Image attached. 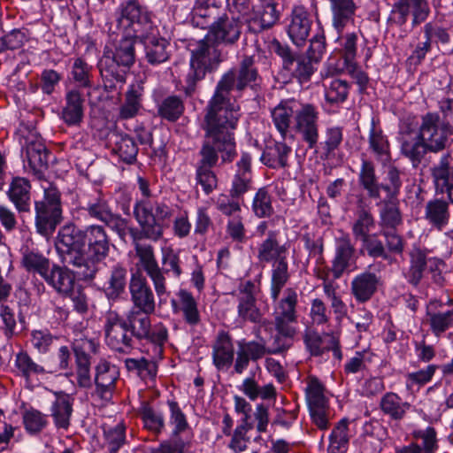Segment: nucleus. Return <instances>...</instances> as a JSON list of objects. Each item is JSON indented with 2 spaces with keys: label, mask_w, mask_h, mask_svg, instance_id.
I'll list each match as a JSON object with an SVG mask.
<instances>
[{
  "label": "nucleus",
  "mask_w": 453,
  "mask_h": 453,
  "mask_svg": "<svg viewBox=\"0 0 453 453\" xmlns=\"http://www.w3.org/2000/svg\"><path fill=\"white\" fill-rule=\"evenodd\" d=\"M380 278L374 273L364 272L353 278L350 293L358 303H365L377 293Z\"/></svg>",
  "instance_id": "obj_30"
},
{
  "label": "nucleus",
  "mask_w": 453,
  "mask_h": 453,
  "mask_svg": "<svg viewBox=\"0 0 453 453\" xmlns=\"http://www.w3.org/2000/svg\"><path fill=\"white\" fill-rule=\"evenodd\" d=\"M347 418L340 420L333 428L329 436L327 453H346L349 449V440L353 436Z\"/></svg>",
  "instance_id": "obj_45"
},
{
  "label": "nucleus",
  "mask_w": 453,
  "mask_h": 453,
  "mask_svg": "<svg viewBox=\"0 0 453 453\" xmlns=\"http://www.w3.org/2000/svg\"><path fill=\"white\" fill-rule=\"evenodd\" d=\"M290 152L291 148L285 142H275L266 145L261 156V161L273 169L283 168L288 165V157Z\"/></svg>",
  "instance_id": "obj_47"
},
{
  "label": "nucleus",
  "mask_w": 453,
  "mask_h": 453,
  "mask_svg": "<svg viewBox=\"0 0 453 453\" xmlns=\"http://www.w3.org/2000/svg\"><path fill=\"white\" fill-rule=\"evenodd\" d=\"M134 217L140 229L130 228L129 234L138 258V265L153 283L158 296L167 293L166 277L180 278L183 274L179 251L172 246L161 248V260L158 264L155 249L143 239L157 242L164 236L173 216V210L165 203L152 204L149 201L138 202L134 209Z\"/></svg>",
  "instance_id": "obj_1"
},
{
  "label": "nucleus",
  "mask_w": 453,
  "mask_h": 453,
  "mask_svg": "<svg viewBox=\"0 0 453 453\" xmlns=\"http://www.w3.org/2000/svg\"><path fill=\"white\" fill-rule=\"evenodd\" d=\"M319 112L311 104H301L294 129L311 150L316 149L319 139Z\"/></svg>",
  "instance_id": "obj_13"
},
{
  "label": "nucleus",
  "mask_w": 453,
  "mask_h": 453,
  "mask_svg": "<svg viewBox=\"0 0 453 453\" xmlns=\"http://www.w3.org/2000/svg\"><path fill=\"white\" fill-rule=\"evenodd\" d=\"M339 48L335 50L343 59L345 66H352L357 55V35L356 33H347L339 36L337 40Z\"/></svg>",
  "instance_id": "obj_63"
},
{
  "label": "nucleus",
  "mask_w": 453,
  "mask_h": 453,
  "mask_svg": "<svg viewBox=\"0 0 453 453\" xmlns=\"http://www.w3.org/2000/svg\"><path fill=\"white\" fill-rule=\"evenodd\" d=\"M124 36L115 46V50H110V57L120 63L123 66L130 68L135 62L134 35L130 29L124 30Z\"/></svg>",
  "instance_id": "obj_49"
},
{
  "label": "nucleus",
  "mask_w": 453,
  "mask_h": 453,
  "mask_svg": "<svg viewBox=\"0 0 453 453\" xmlns=\"http://www.w3.org/2000/svg\"><path fill=\"white\" fill-rule=\"evenodd\" d=\"M427 152H429L428 147L418 136L402 142L401 153L411 161L415 169L420 165Z\"/></svg>",
  "instance_id": "obj_59"
},
{
  "label": "nucleus",
  "mask_w": 453,
  "mask_h": 453,
  "mask_svg": "<svg viewBox=\"0 0 453 453\" xmlns=\"http://www.w3.org/2000/svg\"><path fill=\"white\" fill-rule=\"evenodd\" d=\"M423 324L428 326L435 337H441L453 327V309H446L441 301H430L426 306Z\"/></svg>",
  "instance_id": "obj_16"
},
{
  "label": "nucleus",
  "mask_w": 453,
  "mask_h": 453,
  "mask_svg": "<svg viewBox=\"0 0 453 453\" xmlns=\"http://www.w3.org/2000/svg\"><path fill=\"white\" fill-rule=\"evenodd\" d=\"M34 208L35 226L37 234L43 237L50 236L63 219L62 212L35 202Z\"/></svg>",
  "instance_id": "obj_35"
},
{
  "label": "nucleus",
  "mask_w": 453,
  "mask_h": 453,
  "mask_svg": "<svg viewBox=\"0 0 453 453\" xmlns=\"http://www.w3.org/2000/svg\"><path fill=\"white\" fill-rule=\"evenodd\" d=\"M71 65V80L76 88H90L93 86V66L82 57L73 58Z\"/></svg>",
  "instance_id": "obj_52"
},
{
  "label": "nucleus",
  "mask_w": 453,
  "mask_h": 453,
  "mask_svg": "<svg viewBox=\"0 0 453 453\" xmlns=\"http://www.w3.org/2000/svg\"><path fill=\"white\" fill-rule=\"evenodd\" d=\"M97 67L100 75L104 81V88L107 91L114 89L113 81L125 83L127 72L130 68L123 66L115 59L110 57V50H105L100 58Z\"/></svg>",
  "instance_id": "obj_27"
},
{
  "label": "nucleus",
  "mask_w": 453,
  "mask_h": 453,
  "mask_svg": "<svg viewBox=\"0 0 453 453\" xmlns=\"http://www.w3.org/2000/svg\"><path fill=\"white\" fill-rule=\"evenodd\" d=\"M329 3L333 14V26L341 34L353 20L357 5L354 0H329Z\"/></svg>",
  "instance_id": "obj_42"
},
{
  "label": "nucleus",
  "mask_w": 453,
  "mask_h": 453,
  "mask_svg": "<svg viewBox=\"0 0 453 453\" xmlns=\"http://www.w3.org/2000/svg\"><path fill=\"white\" fill-rule=\"evenodd\" d=\"M106 148L111 155L118 157L119 160L133 165L136 162L138 155V145L134 139L127 134L111 131L106 138Z\"/></svg>",
  "instance_id": "obj_18"
},
{
  "label": "nucleus",
  "mask_w": 453,
  "mask_h": 453,
  "mask_svg": "<svg viewBox=\"0 0 453 453\" xmlns=\"http://www.w3.org/2000/svg\"><path fill=\"white\" fill-rule=\"evenodd\" d=\"M106 344L113 350L127 354L134 346V340L126 319L115 311L105 314L104 325Z\"/></svg>",
  "instance_id": "obj_9"
},
{
  "label": "nucleus",
  "mask_w": 453,
  "mask_h": 453,
  "mask_svg": "<svg viewBox=\"0 0 453 453\" xmlns=\"http://www.w3.org/2000/svg\"><path fill=\"white\" fill-rule=\"evenodd\" d=\"M452 156L449 152L442 155L438 164L431 168V176L435 192L447 190L448 185L453 182Z\"/></svg>",
  "instance_id": "obj_43"
},
{
  "label": "nucleus",
  "mask_w": 453,
  "mask_h": 453,
  "mask_svg": "<svg viewBox=\"0 0 453 453\" xmlns=\"http://www.w3.org/2000/svg\"><path fill=\"white\" fill-rule=\"evenodd\" d=\"M153 312H145L141 310L129 311L126 321L134 339L142 341L150 336L151 320L150 315Z\"/></svg>",
  "instance_id": "obj_46"
},
{
  "label": "nucleus",
  "mask_w": 453,
  "mask_h": 453,
  "mask_svg": "<svg viewBox=\"0 0 453 453\" xmlns=\"http://www.w3.org/2000/svg\"><path fill=\"white\" fill-rule=\"evenodd\" d=\"M21 265L27 273L39 274L42 278L46 275L51 267L50 258L38 250L28 248L22 251Z\"/></svg>",
  "instance_id": "obj_50"
},
{
  "label": "nucleus",
  "mask_w": 453,
  "mask_h": 453,
  "mask_svg": "<svg viewBox=\"0 0 453 453\" xmlns=\"http://www.w3.org/2000/svg\"><path fill=\"white\" fill-rule=\"evenodd\" d=\"M144 86L142 81L131 84L124 95V102L119 106V117L121 119L134 118L142 106Z\"/></svg>",
  "instance_id": "obj_37"
},
{
  "label": "nucleus",
  "mask_w": 453,
  "mask_h": 453,
  "mask_svg": "<svg viewBox=\"0 0 453 453\" xmlns=\"http://www.w3.org/2000/svg\"><path fill=\"white\" fill-rule=\"evenodd\" d=\"M84 210L91 218L104 222L107 226L119 234L124 232L127 226V220L120 215L111 211L108 201L101 194L90 200L87 206L84 207Z\"/></svg>",
  "instance_id": "obj_20"
},
{
  "label": "nucleus",
  "mask_w": 453,
  "mask_h": 453,
  "mask_svg": "<svg viewBox=\"0 0 453 453\" xmlns=\"http://www.w3.org/2000/svg\"><path fill=\"white\" fill-rule=\"evenodd\" d=\"M302 103L294 98L282 100L272 111L273 122L283 139L289 131L292 119L296 121Z\"/></svg>",
  "instance_id": "obj_28"
},
{
  "label": "nucleus",
  "mask_w": 453,
  "mask_h": 453,
  "mask_svg": "<svg viewBox=\"0 0 453 453\" xmlns=\"http://www.w3.org/2000/svg\"><path fill=\"white\" fill-rule=\"evenodd\" d=\"M98 344L88 338L75 339L73 342V350L75 357V375L77 385L82 388L92 386L90 374L91 354L97 351Z\"/></svg>",
  "instance_id": "obj_12"
},
{
  "label": "nucleus",
  "mask_w": 453,
  "mask_h": 453,
  "mask_svg": "<svg viewBox=\"0 0 453 453\" xmlns=\"http://www.w3.org/2000/svg\"><path fill=\"white\" fill-rule=\"evenodd\" d=\"M14 366L19 375L29 380L32 377L46 373L45 368L34 361L26 351L19 352L15 357Z\"/></svg>",
  "instance_id": "obj_61"
},
{
  "label": "nucleus",
  "mask_w": 453,
  "mask_h": 453,
  "mask_svg": "<svg viewBox=\"0 0 453 453\" xmlns=\"http://www.w3.org/2000/svg\"><path fill=\"white\" fill-rule=\"evenodd\" d=\"M119 372L115 365L107 361H101L96 366L95 395L100 399L110 401L116 390Z\"/></svg>",
  "instance_id": "obj_22"
},
{
  "label": "nucleus",
  "mask_w": 453,
  "mask_h": 453,
  "mask_svg": "<svg viewBox=\"0 0 453 453\" xmlns=\"http://www.w3.org/2000/svg\"><path fill=\"white\" fill-rule=\"evenodd\" d=\"M25 152L28 165L33 173L38 178L43 177V172L48 168L50 151L42 138L30 134L25 139Z\"/></svg>",
  "instance_id": "obj_23"
},
{
  "label": "nucleus",
  "mask_w": 453,
  "mask_h": 453,
  "mask_svg": "<svg viewBox=\"0 0 453 453\" xmlns=\"http://www.w3.org/2000/svg\"><path fill=\"white\" fill-rule=\"evenodd\" d=\"M449 126L448 122L441 121L438 113L428 112L421 118L417 136L428 147L429 152L438 153L448 145Z\"/></svg>",
  "instance_id": "obj_10"
},
{
  "label": "nucleus",
  "mask_w": 453,
  "mask_h": 453,
  "mask_svg": "<svg viewBox=\"0 0 453 453\" xmlns=\"http://www.w3.org/2000/svg\"><path fill=\"white\" fill-rule=\"evenodd\" d=\"M125 366L129 372L139 376L143 380H153L157 375L156 363L145 357L127 358Z\"/></svg>",
  "instance_id": "obj_62"
},
{
  "label": "nucleus",
  "mask_w": 453,
  "mask_h": 453,
  "mask_svg": "<svg viewBox=\"0 0 453 453\" xmlns=\"http://www.w3.org/2000/svg\"><path fill=\"white\" fill-rule=\"evenodd\" d=\"M190 70L183 88L186 96L192 97L197 89V83L204 79L207 73L214 71L222 61L221 51L209 37L192 44Z\"/></svg>",
  "instance_id": "obj_7"
},
{
  "label": "nucleus",
  "mask_w": 453,
  "mask_h": 453,
  "mask_svg": "<svg viewBox=\"0 0 453 453\" xmlns=\"http://www.w3.org/2000/svg\"><path fill=\"white\" fill-rule=\"evenodd\" d=\"M185 106L183 100L175 95L164 98L157 105V115L169 122L177 121L184 113Z\"/></svg>",
  "instance_id": "obj_57"
},
{
  "label": "nucleus",
  "mask_w": 453,
  "mask_h": 453,
  "mask_svg": "<svg viewBox=\"0 0 453 453\" xmlns=\"http://www.w3.org/2000/svg\"><path fill=\"white\" fill-rule=\"evenodd\" d=\"M325 97L327 103L337 104L343 103L349 95V83L342 79H326L324 81Z\"/></svg>",
  "instance_id": "obj_60"
},
{
  "label": "nucleus",
  "mask_w": 453,
  "mask_h": 453,
  "mask_svg": "<svg viewBox=\"0 0 453 453\" xmlns=\"http://www.w3.org/2000/svg\"><path fill=\"white\" fill-rule=\"evenodd\" d=\"M313 64L315 62L306 55H299L287 61V66L284 69L298 79L300 82H305L310 81L314 73Z\"/></svg>",
  "instance_id": "obj_58"
},
{
  "label": "nucleus",
  "mask_w": 453,
  "mask_h": 453,
  "mask_svg": "<svg viewBox=\"0 0 453 453\" xmlns=\"http://www.w3.org/2000/svg\"><path fill=\"white\" fill-rule=\"evenodd\" d=\"M258 55H243L237 67L226 72L217 83L208 105L221 112L231 111L240 118L239 107L231 102L232 93L240 96L247 88H253L261 80L257 69Z\"/></svg>",
  "instance_id": "obj_5"
},
{
  "label": "nucleus",
  "mask_w": 453,
  "mask_h": 453,
  "mask_svg": "<svg viewBox=\"0 0 453 453\" xmlns=\"http://www.w3.org/2000/svg\"><path fill=\"white\" fill-rule=\"evenodd\" d=\"M319 334L315 329L307 327L303 333V340L307 350L311 356L319 357L328 351L329 339Z\"/></svg>",
  "instance_id": "obj_64"
},
{
  "label": "nucleus",
  "mask_w": 453,
  "mask_h": 453,
  "mask_svg": "<svg viewBox=\"0 0 453 453\" xmlns=\"http://www.w3.org/2000/svg\"><path fill=\"white\" fill-rule=\"evenodd\" d=\"M110 243L103 226L80 227L69 223L59 229L55 247L62 264L74 268L81 280H90L98 271V264L109 255Z\"/></svg>",
  "instance_id": "obj_2"
},
{
  "label": "nucleus",
  "mask_w": 453,
  "mask_h": 453,
  "mask_svg": "<svg viewBox=\"0 0 453 453\" xmlns=\"http://www.w3.org/2000/svg\"><path fill=\"white\" fill-rule=\"evenodd\" d=\"M61 266L57 264H53L50 268V271L43 277L44 280L52 287L60 296H65L67 294H71L74 287L75 282V270H70L68 265L64 264Z\"/></svg>",
  "instance_id": "obj_29"
},
{
  "label": "nucleus",
  "mask_w": 453,
  "mask_h": 453,
  "mask_svg": "<svg viewBox=\"0 0 453 453\" xmlns=\"http://www.w3.org/2000/svg\"><path fill=\"white\" fill-rule=\"evenodd\" d=\"M274 328L276 334L273 337L271 347L268 348L269 355L286 352L293 346L294 339L297 334L296 326L274 325Z\"/></svg>",
  "instance_id": "obj_54"
},
{
  "label": "nucleus",
  "mask_w": 453,
  "mask_h": 453,
  "mask_svg": "<svg viewBox=\"0 0 453 453\" xmlns=\"http://www.w3.org/2000/svg\"><path fill=\"white\" fill-rule=\"evenodd\" d=\"M127 270L121 264L114 265L108 274L104 285V291L111 300H116L125 293L127 286Z\"/></svg>",
  "instance_id": "obj_41"
},
{
  "label": "nucleus",
  "mask_w": 453,
  "mask_h": 453,
  "mask_svg": "<svg viewBox=\"0 0 453 453\" xmlns=\"http://www.w3.org/2000/svg\"><path fill=\"white\" fill-rule=\"evenodd\" d=\"M242 27V22L240 17H229L224 14L210 26L206 36L217 45L220 43L234 45L241 36Z\"/></svg>",
  "instance_id": "obj_14"
},
{
  "label": "nucleus",
  "mask_w": 453,
  "mask_h": 453,
  "mask_svg": "<svg viewBox=\"0 0 453 453\" xmlns=\"http://www.w3.org/2000/svg\"><path fill=\"white\" fill-rule=\"evenodd\" d=\"M402 172L395 165H389L384 181L380 182L376 174L375 165L372 161L363 159L358 174V183L366 191L371 199H380L381 191H384L388 200L397 198L400 194L403 181Z\"/></svg>",
  "instance_id": "obj_8"
},
{
  "label": "nucleus",
  "mask_w": 453,
  "mask_h": 453,
  "mask_svg": "<svg viewBox=\"0 0 453 453\" xmlns=\"http://www.w3.org/2000/svg\"><path fill=\"white\" fill-rule=\"evenodd\" d=\"M266 355H269L268 348L264 341L241 340L237 342L234 370L237 374H242L250 362H257Z\"/></svg>",
  "instance_id": "obj_25"
},
{
  "label": "nucleus",
  "mask_w": 453,
  "mask_h": 453,
  "mask_svg": "<svg viewBox=\"0 0 453 453\" xmlns=\"http://www.w3.org/2000/svg\"><path fill=\"white\" fill-rule=\"evenodd\" d=\"M237 171L234 174L229 194L234 198H242L244 194L252 188L251 157L242 153L237 162Z\"/></svg>",
  "instance_id": "obj_33"
},
{
  "label": "nucleus",
  "mask_w": 453,
  "mask_h": 453,
  "mask_svg": "<svg viewBox=\"0 0 453 453\" xmlns=\"http://www.w3.org/2000/svg\"><path fill=\"white\" fill-rule=\"evenodd\" d=\"M430 12L427 0H394L388 24L403 27L411 17V26L415 27L426 20Z\"/></svg>",
  "instance_id": "obj_11"
},
{
  "label": "nucleus",
  "mask_w": 453,
  "mask_h": 453,
  "mask_svg": "<svg viewBox=\"0 0 453 453\" xmlns=\"http://www.w3.org/2000/svg\"><path fill=\"white\" fill-rule=\"evenodd\" d=\"M280 10L275 0H259L253 7L252 14L246 20L250 28L258 33L273 27L280 19Z\"/></svg>",
  "instance_id": "obj_19"
},
{
  "label": "nucleus",
  "mask_w": 453,
  "mask_h": 453,
  "mask_svg": "<svg viewBox=\"0 0 453 453\" xmlns=\"http://www.w3.org/2000/svg\"><path fill=\"white\" fill-rule=\"evenodd\" d=\"M381 411L394 420L403 419L411 408L408 402H404L397 394L386 393L380 401Z\"/></svg>",
  "instance_id": "obj_51"
},
{
  "label": "nucleus",
  "mask_w": 453,
  "mask_h": 453,
  "mask_svg": "<svg viewBox=\"0 0 453 453\" xmlns=\"http://www.w3.org/2000/svg\"><path fill=\"white\" fill-rule=\"evenodd\" d=\"M290 243L280 242L279 233L271 230L257 248V258L260 264H272L270 296L277 300L290 279L288 253Z\"/></svg>",
  "instance_id": "obj_6"
},
{
  "label": "nucleus",
  "mask_w": 453,
  "mask_h": 453,
  "mask_svg": "<svg viewBox=\"0 0 453 453\" xmlns=\"http://www.w3.org/2000/svg\"><path fill=\"white\" fill-rule=\"evenodd\" d=\"M274 305L273 325L296 326L298 323V294L293 288L284 290L281 298L280 296Z\"/></svg>",
  "instance_id": "obj_15"
},
{
  "label": "nucleus",
  "mask_w": 453,
  "mask_h": 453,
  "mask_svg": "<svg viewBox=\"0 0 453 453\" xmlns=\"http://www.w3.org/2000/svg\"><path fill=\"white\" fill-rule=\"evenodd\" d=\"M204 116L205 141L200 150L201 159L197 167L212 168L219 160L231 162L236 156L234 130L239 119L231 111L221 112L207 105Z\"/></svg>",
  "instance_id": "obj_3"
},
{
  "label": "nucleus",
  "mask_w": 453,
  "mask_h": 453,
  "mask_svg": "<svg viewBox=\"0 0 453 453\" xmlns=\"http://www.w3.org/2000/svg\"><path fill=\"white\" fill-rule=\"evenodd\" d=\"M234 358V348L231 334L221 330L212 344V360L218 370L229 368Z\"/></svg>",
  "instance_id": "obj_34"
},
{
  "label": "nucleus",
  "mask_w": 453,
  "mask_h": 453,
  "mask_svg": "<svg viewBox=\"0 0 453 453\" xmlns=\"http://www.w3.org/2000/svg\"><path fill=\"white\" fill-rule=\"evenodd\" d=\"M178 302L172 300V305L175 311L181 312L186 324L195 327L201 323V315L198 310V303L192 293L187 289H180L177 293Z\"/></svg>",
  "instance_id": "obj_36"
},
{
  "label": "nucleus",
  "mask_w": 453,
  "mask_h": 453,
  "mask_svg": "<svg viewBox=\"0 0 453 453\" xmlns=\"http://www.w3.org/2000/svg\"><path fill=\"white\" fill-rule=\"evenodd\" d=\"M355 216L351 230L355 239L360 241L371 234L376 226V221L371 211L364 205L362 201L358 203Z\"/></svg>",
  "instance_id": "obj_48"
},
{
  "label": "nucleus",
  "mask_w": 453,
  "mask_h": 453,
  "mask_svg": "<svg viewBox=\"0 0 453 453\" xmlns=\"http://www.w3.org/2000/svg\"><path fill=\"white\" fill-rule=\"evenodd\" d=\"M368 142L369 149L374 154L377 161L385 165L391 160L390 144L388 137L383 134L381 128L376 127L373 119L372 121Z\"/></svg>",
  "instance_id": "obj_44"
},
{
  "label": "nucleus",
  "mask_w": 453,
  "mask_h": 453,
  "mask_svg": "<svg viewBox=\"0 0 453 453\" xmlns=\"http://www.w3.org/2000/svg\"><path fill=\"white\" fill-rule=\"evenodd\" d=\"M51 416L58 428L67 430L73 413V401L67 395H59L51 406Z\"/></svg>",
  "instance_id": "obj_53"
},
{
  "label": "nucleus",
  "mask_w": 453,
  "mask_h": 453,
  "mask_svg": "<svg viewBox=\"0 0 453 453\" xmlns=\"http://www.w3.org/2000/svg\"><path fill=\"white\" fill-rule=\"evenodd\" d=\"M129 290L134 308L145 312H155L154 293L142 274L139 273L132 274Z\"/></svg>",
  "instance_id": "obj_26"
},
{
  "label": "nucleus",
  "mask_w": 453,
  "mask_h": 453,
  "mask_svg": "<svg viewBox=\"0 0 453 453\" xmlns=\"http://www.w3.org/2000/svg\"><path fill=\"white\" fill-rule=\"evenodd\" d=\"M255 283L251 280L241 281L238 286V316L244 321L259 323L262 319L260 310L257 306Z\"/></svg>",
  "instance_id": "obj_17"
},
{
  "label": "nucleus",
  "mask_w": 453,
  "mask_h": 453,
  "mask_svg": "<svg viewBox=\"0 0 453 453\" xmlns=\"http://www.w3.org/2000/svg\"><path fill=\"white\" fill-rule=\"evenodd\" d=\"M355 248L349 235L339 239L331 271L334 279H339L354 262Z\"/></svg>",
  "instance_id": "obj_39"
},
{
  "label": "nucleus",
  "mask_w": 453,
  "mask_h": 453,
  "mask_svg": "<svg viewBox=\"0 0 453 453\" xmlns=\"http://www.w3.org/2000/svg\"><path fill=\"white\" fill-rule=\"evenodd\" d=\"M31 189L30 181L27 178L18 176L12 179L6 193L23 221L24 215L30 214L32 210Z\"/></svg>",
  "instance_id": "obj_24"
},
{
  "label": "nucleus",
  "mask_w": 453,
  "mask_h": 453,
  "mask_svg": "<svg viewBox=\"0 0 453 453\" xmlns=\"http://www.w3.org/2000/svg\"><path fill=\"white\" fill-rule=\"evenodd\" d=\"M411 435L414 441L409 445L396 447L395 453H434L438 449L436 431L434 427L415 430Z\"/></svg>",
  "instance_id": "obj_31"
},
{
  "label": "nucleus",
  "mask_w": 453,
  "mask_h": 453,
  "mask_svg": "<svg viewBox=\"0 0 453 453\" xmlns=\"http://www.w3.org/2000/svg\"><path fill=\"white\" fill-rule=\"evenodd\" d=\"M85 98L79 88L67 90L61 119L67 126H80L84 118Z\"/></svg>",
  "instance_id": "obj_32"
},
{
  "label": "nucleus",
  "mask_w": 453,
  "mask_h": 453,
  "mask_svg": "<svg viewBox=\"0 0 453 453\" xmlns=\"http://www.w3.org/2000/svg\"><path fill=\"white\" fill-rule=\"evenodd\" d=\"M427 255L428 250L420 247H413L410 251V267L405 278L414 287L420 284L426 270L430 266L432 257H428Z\"/></svg>",
  "instance_id": "obj_38"
},
{
  "label": "nucleus",
  "mask_w": 453,
  "mask_h": 453,
  "mask_svg": "<svg viewBox=\"0 0 453 453\" xmlns=\"http://www.w3.org/2000/svg\"><path fill=\"white\" fill-rule=\"evenodd\" d=\"M241 390L251 401L257 398L262 400H275L277 391L273 384L269 383L260 387L254 377H249L243 380Z\"/></svg>",
  "instance_id": "obj_55"
},
{
  "label": "nucleus",
  "mask_w": 453,
  "mask_h": 453,
  "mask_svg": "<svg viewBox=\"0 0 453 453\" xmlns=\"http://www.w3.org/2000/svg\"><path fill=\"white\" fill-rule=\"evenodd\" d=\"M119 29L134 32L144 46L145 58L150 65H159L169 58L168 42L159 36L150 13L139 3L129 1L122 5L117 18Z\"/></svg>",
  "instance_id": "obj_4"
},
{
  "label": "nucleus",
  "mask_w": 453,
  "mask_h": 453,
  "mask_svg": "<svg viewBox=\"0 0 453 453\" xmlns=\"http://www.w3.org/2000/svg\"><path fill=\"white\" fill-rule=\"evenodd\" d=\"M326 386L313 375L306 379L305 396L309 408L328 405Z\"/></svg>",
  "instance_id": "obj_56"
},
{
  "label": "nucleus",
  "mask_w": 453,
  "mask_h": 453,
  "mask_svg": "<svg viewBox=\"0 0 453 453\" xmlns=\"http://www.w3.org/2000/svg\"><path fill=\"white\" fill-rule=\"evenodd\" d=\"M313 19L311 13L303 5L295 6L291 12L287 32L296 46H303L307 41Z\"/></svg>",
  "instance_id": "obj_21"
},
{
  "label": "nucleus",
  "mask_w": 453,
  "mask_h": 453,
  "mask_svg": "<svg viewBox=\"0 0 453 453\" xmlns=\"http://www.w3.org/2000/svg\"><path fill=\"white\" fill-rule=\"evenodd\" d=\"M425 219L433 227L441 231L449 222V203L441 198L428 201L425 206Z\"/></svg>",
  "instance_id": "obj_40"
}]
</instances>
